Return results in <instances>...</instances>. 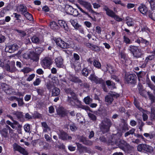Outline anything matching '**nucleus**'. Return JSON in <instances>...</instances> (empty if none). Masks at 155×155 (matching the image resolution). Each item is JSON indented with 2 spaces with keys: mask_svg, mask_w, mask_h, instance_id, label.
Here are the masks:
<instances>
[{
  "mask_svg": "<svg viewBox=\"0 0 155 155\" xmlns=\"http://www.w3.org/2000/svg\"><path fill=\"white\" fill-rule=\"evenodd\" d=\"M13 150L14 152L17 151L23 155H28V153L25 149L16 143L13 145Z\"/></svg>",
  "mask_w": 155,
  "mask_h": 155,
  "instance_id": "1a4fd4ad",
  "label": "nucleus"
},
{
  "mask_svg": "<svg viewBox=\"0 0 155 155\" xmlns=\"http://www.w3.org/2000/svg\"><path fill=\"white\" fill-rule=\"evenodd\" d=\"M9 129V126L6 125L0 131L1 135L3 137L6 138L8 137Z\"/></svg>",
  "mask_w": 155,
  "mask_h": 155,
  "instance_id": "6ab92c4d",
  "label": "nucleus"
},
{
  "mask_svg": "<svg viewBox=\"0 0 155 155\" xmlns=\"http://www.w3.org/2000/svg\"><path fill=\"white\" fill-rule=\"evenodd\" d=\"M65 92L68 94V101L72 106L75 104L78 107L82 108L85 110H87V107L81 104V102L77 99L76 94L69 89H67L65 90Z\"/></svg>",
  "mask_w": 155,
  "mask_h": 155,
  "instance_id": "f257e3e1",
  "label": "nucleus"
},
{
  "mask_svg": "<svg viewBox=\"0 0 155 155\" xmlns=\"http://www.w3.org/2000/svg\"><path fill=\"white\" fill-rule=\"evenodd\" d=\"M26 9L27 8L23 5H21L19 8V11L23 15L27 12Z\"/></svg>",
  "mask_w": 155,
  "mask_h": 155,
  "instance_id": "ea45409f",
  "label": "nucleus"
},
{
  "mask_svg": "<svg viewBox=\"0 0 155 155\" xmlns=\"http://www.w3.org/2000/svg\"><path fill=\"white\" fill-rule=\"evenodd\" d=\"M103 10L106 12V14L107 16L112 18L115 14V13L113 11L110 9L106 5L104 6Z\"/></svg>",
  "mask_w": 155,
  "mask_h": 155,
  "instance_id": "dca6fc26",
  "label": "nucleus"
},
{
  "mask_svg": "<svg viewBox=\"0 0 155 155\" xmlns=\"http://www.w3.org/2000/svg\"><path fill=\"white\" fill-rule=\"evenodd\" d=\"M88 11L91 13L90 15L88 13V17L91 18L93 21H96L97 19L95 15H99V13L94 11L92 9L90 3L88 2Z\"/></svg>",
  "mask_w": 155,
  "mask_h": 155,
  "instance_id": "6e6552de",
  "label": "nucleus"
},
{
  "mask_svg": "<svg viewBox=\"0 0 155 155\" xmlns=\"http://www.w3.org/2000/svg\"><path fill=\"white\" fill-rule=\"evenodd\" d=\"M79 59L80 57L79 55L77 54L74 53V58L71 59V61L74 64H76L78 62L77 61Z\"/></svg>",
  "mask_w": 155,
  "mask_h": 155,
  "instance_id": "e433bc0d",
  "label": "nucleus"
},
{
  "mask_svg": "<svg viewBox=\"0 0 155 155\" xmlns=\"http://www.w3.org/2000/svg\"><path fill=\"white\" fill-rule=\"evenodd\" d=\"M123 39L124 42L126 43L127 44H130L131 43L130 40L129 39V38L125 35L123 37Z\"/></svg>",
  "mask_w": 155,
  "mask_h": 155,
  "instance_id": "3c124183",
  "label": "nucleus"
},
{
  "mask_svg": "<svg viewBox=\"0 0 155 155\" xmlns=\"http://www.w3.org/2000/svg\"><path fill=\"white\" fill-rule=\"evenodd\" d=\"M105 101L107 102V104L110 105L114 101V98L112 94L107 95L105 97Z\"/></svg>",
  "mask_w": 155,
  "mask_h": 155,
  "instance_id": "5701e85b",
  "label": "nucleus"
},
{
  "mask_svg": "<svg viewBox=\"0 0 155 155\" xmlns=\"http://www.w3.org/2000/svg\"><path fill=\"white\" fill-rule=\"evenodd\" d=\"M25 131L27 132H29L30 131V126L28 124H25L24 126Z\"/></svg>",
  "mask_w": 155,
  "mask_h": 155,
  "instance_id": "774afa93",
  "label": "nucleus"
},
{
  "mask_svg": "<svg viewBox=\"0 0 155 155\" xmlns=\"http://www.w3.org/2000/svg\"><path fill=\"white\" fill-rule=\"evenodd\" d=\"M112 124L110 119L107 117L104 118L101 123L100 129L103 133H107L109 131Z\"/></svg>",
  "mask_w": 155,
  "mask_h": 155,
  "instance_id": "f03ea898",
  "label": "nucleus"
},
{
  "mask_svg": "<svg viewBox=\"0 0 155 155\" xmlns=\"http://www.w3.org/2000/svg\"><path fill=\"white\" fill-rule=\"evenodd\" d=\"M116 144L119 148L124 151L129 150L130 147L128 143L122 140H120L119 141H116Z\"/></svg>",
  "mask_w": 155,
  "mask_h": 155,
  "instance_id": "423d86ee",
  "label": "nucleus"
},
{
  "mask_svg": "<svg viewBox=\"0 0 155 155\" xmlns=\"http://www.w3.org/2000/svg\"><path fill=\"white\" fill-rule=\"evenodd\" d=\"M88 47L90 48L92 51H100V49L98 46L89 43H88Z\"/></svg>",
  "mask_w": 155,
  "mask_h": 155,
  "instance_id": "c756f323",
  "label": "nucleus"
},
{
  "mask_svg": "<svg viewBox=\"0 0 155 155\" xmlns=\"http://www.w3.org/2000/svg\"><path fill=\"white\" fill-rule=\"evenodd\" d=\"M5 68L6 70L11 73L15 72L16 70L14 64L9 65L7 64L5 65Z\"/></svg>",
  "mask_w": 155,
  "mask_h": 155,
  "instance_id": "aec40b11",
  "label": "nucleus"
},
{
  "mask_svg": "<svg viewBox=\"0 0 155 155\" xmlns=\"http://www.w3.org/2000/svg\"><path fill=\"white\" fill-rule=\"evenodd\" d=\"M89 79L92 82H94L96 84H102L103 85L105 84L104 81L102 78L97 77L94 73L91 74L89 77Z\"/></svg>",
  "mask_w": 155,
  "mask_h": 155,
  "instance_id": "9d476101",
  "label": "nucleus"
},
{
  "mask_svg": "<svg viewBox=\"0 0 155 155\" xmlns=\"http://www.w3.org/2000/svg\"><path fill=\"white\" fill-rule=\"evenodd\" d=\"M58 23L61 27L64 28L66 31H69V28L65 21L62 20H59L58 21Z\"/></svg>",
  "mask_w": 155,
  "mask_h": 155,
  "instance_id": "412c9836",
  "label": "nucleus"
},
{
  "mask_svg": "<svg viewBox=\"0 0 155 155\" xmlns=\"http://www.w3.org/2000/svg\"><path fill=\"white\" fill-rule=\"evenodd\" d=\"M56 65L58 67H62L63 64V60L61 57H58L55 59Z\"/></svg>",
  "mask_w": 155,
  "mask_h": 155,
  "instance_id": "393cba45",
  "label": "nucleus"
},
{
  "mask_svg": "<svg viewBox=\"0 0 155 155\" xmlns=\"http://www.w3.org/2000/svg\"><path fill=\"white\" fill-rule=\"evenodd\" d=\"M147 84L148 87H150L151 90H155V86L150 81H149L147 82Z\"/></svg>",
  "mask_w": 155,
  "mask_h": 155,
  "instance_id": "4d7b16f0",
  "label": "nucleus"
},
{
  "mask_svg": "<svg viewBox=\"0 0 155 155\" xmlns=\"http://www.w3.org/2000/svg\"><path fill=\"white\" fill-rule=\"evenodd\" d=\"M72 25L76 29H78L81 26L78 23L76 22V21L74 20L71 19L70 21Z\"/></svg>",
  "mask_w": 155,
  "mask_h": 155,
  "instance_id": "37998d69",
  "label": "nucleus"
},
{
  "mask_svg": "<svg viewBox=\"0 0 155 155\" xmlns=\"http://www.w3.org/2000/svg\"><path fill=\"white\" fill-rule=\"evenodd\" d=\"M88 62H89L91 64H92L93 63L94 66L98 69H99L101 67V64L98 60L94 59L93 61L92 58H89L88 59Z\"/></svg>",
  "mask_w": 155,
  "mask_h": 155,
  "instance_id": "f3484780",
  "label": "nucleus"
},
{
  "mask_svg": "<svg viewBox=\"0 0 155 155\" xmlns=\"http://www.w3.org/2000/svg\"><path fill=\"white\" fill-rule=\"evenodd\" d=\"M15 31H17L18 33H20V35L22 37H24L26 35V32L24 31L18 29H16L15 30Z\"/></svg>",
  "mask_w": 155,
  "mask_h": 155,
  "instance_id": "13d9d810",
  "label": "nucleus"
},
{
  "mask_svg": "<svg viewBox=\"0 0 155 155\" xmlns=\"http://www.w3.org/2000/svg\"><path fill=\"white\" fill-rule=\"evenodd\" d=\"M50 28L54 30H57L59 29V27L57 23L53 21L50 23Z\"/></svg>",
  "mask_w": 155,
  "mask_h": 155,
  "instance_id": "c9c22d12",
  "label": "nucleus"
},
{
  "mask_svg": "<svg viewBox=\"0 0 155 155\" xmlns=\"http://www.w3.org/2000/svg\"><path fill=\"white\" fill-rule=\"evenodd\" d=\"M142 43L143 45H144L145 47H147V53H149L148 51L149 50V49H148V47L149 46H151V42L149 41L144 39L143 38H141Z\"/></svg>",
  "mask_w": 155,
  "mask_h": 155,
  "instance_id": "a878e982",
  "label": "nucleus"
},
{
  "mask_svg": "<svg viewBox=\"0 0 155 155\" xmlns=\"http://www.w3.org/2000/svg\"><path fill=\"white\" fill-rule=\"evenodd\" d=\"M121 129L123 132H124L128 130H129V128L128 127L127 124L126 123H124Z\"/></svg>",
  "mask_w": 155,
  "mask_h": 155,
  "instance_id": "49530a36",
  "label": "nucleus"
},
{
  "mask_svg": "<svg viewBox=\"0 0 155 155\" xmlns=\"http://www.w3.org/2000/svg\"><path fill=\"white\" fill-rule=\"evenodd\" d=\"M134 104L136 107L141 111H144V110L142 107H140V103L137 99L134 96Z\"/></svg>",
  "mask_w": 155,
  "mask_h": 155,
  "instance_id": "4be33fe9",
  "label": "nucleus"
},
{
  "mask_svg": "<svg viewBox=\"0 0 155 155\" xmlns=\"http://www.w3.org/2000/svg\"><path fill=\"white\" fill-rule=\"evenodd\" d=\"M58 115L61 117H64L67 115L66 110L62 107H60L57 109Z\"/></svg>",
  "mask_w": 155,
  "mask_h": 155,
  "instance_id": "a211bd4d",
  "label": "nucleus"
},
{
  "mask_svg": "<svg viewBox=\"0 0 155 155\" xmlns=\"http://www.w3.org/2000/svg\"><path fill=\"white\" fill-rule=\"evenodd\" d=\"M79 3L86 8H87V2L81 0L79 1Z\"/></svg>",
  "mask_w": 155,
  "mask_h": 155,
  "instance_id": "338daca9",
  "label": "nucleus"
},
{
  "mask_svg": "<svg viewBox=\"0 0 155 155\" xmlns=\"http://www.w3.org/2000/svg\"><path fill=\"white\" fill-rule=\"evenodd\" d=\"M120 55L121 59L120 63L122 64L124 67L126 68L128 66L127 62L128 60L126 57V55L125 53L122 52L120 53Z\"/></svg>",
  "mask_w": 155,
  "mask_h": 155,
  "instance_id": "4468645a",
  "label": "nucleus"
},
{
  "mask_svg": "<svg viewBox=\"0 0 155 155\" xmlns=\"http://www.w3.org/2000/svg\"><path fill=\"white\" fill-rule=\"evenodd\" d=\"M13 114L15 115L18 119H20L23 117L22 113L20 112L17 111L13 113Z\"/></svg>",
  "mask_w": 155,
  "mask_h": 155,
  "instance_id": "de8ad7c7",
  "label": "nucleus"
},
{
  "mask_svg": "<svg viewBox=\"0 0 155 155\" xmlns=\"http://www.w3.org/2000/svg\"><path fill=\"white\" fill-rule=\"evenodd\" d=\"M31 40L33 43H38L39 41V38L36 36L33 37L31 39Z\"/></svg>",
  "mask_w": 155,
  "mask_h": 155,
  "instance_id": "bf43d9fd",
  "label": "nucleus"
},
{
  "mask_svg": "<svg viewBox=\"0 0 155 155\" xmlns=\"http://www.w3.org/2000/svg\"><path fill=\"white\" fill-rule=\"evenodd\" d=\"M41 63L44 68L49 69L50 66L52 64V60L51 58L46 57L42 60Z\"/></svg>",
  "mask_w": 155,
  "mask_h": 155,
  "instance_id": "0eeeda50",
  "label": "nucleus"
},
{
  "mask_svg": "<svg viewBox=\"0 0 155 155\" xmlns=\"http://www.w3.org/2000/svg\"><path fill=\"white\" fill-rule=\"evenodd\" d=\"M35 74H32L29 75L28 78L27 79V81H32L35 78Z\"/></svg>",
  "mask_w": 155,
  "mask_h": 155,
  "instance_id": "69168bd1",
  "label": "nucleus"
},
{
  "mask_svg": "<svg viewBox=\"0 0 155 155\" xmlns=\"http://www.w3.org/2000/svg\"><path fill=\"white\" fill-rule=\"evenodd\" d=\"M23 57L26 59H30L33 62H38L39 59V56L35 52L34 50L25 53L23 55Z\"/></svg>",
  "mask_w": 155,
  "mask_h": 155,
  "instance_id": "7ed1b4c3",
  "label": "nucleus"
},
{
  "mask_svg": "<svg viewBox=\"0 0 155 155\" xmlns=\"http://www.w3.org/2000/svg\"><path fill=\"white\" fill-rule=\"evenodd\" d=\"M99 112L98 113L97 115L99 116H100L101 117H104L106 116L107 115V111L105 110H99Z\"/></svg>",
  "mask_w": 155,
  "mask_h": 155,
  "instance_id": "4c0bfd02",
  "label": "nucleus"
},
{
  "mask_svg": "<svg viewBox=\"0 0 155 155\" xmlns=\"http://www.w3.org/2000/svg\"><path fill=\"white\" fill-rule=\"evenodd\" d=\"M16 99L18 102V105L19 106H22L23 104H24V103L23 101L22 98H18L16 97H15V99Z\"/></svg>",
  "mask_w": 155,
  "mask_h": 155,
  "instance_id": "8fccbe9b",
  "label": "nucleus"
},
{
  "mask_svg": "<svg viewBox=\"0 0 155 155\" xmlns=\"http://www.w3.org/2000/svg\"><path fill=\"white\" fill-rule=\"evenodd\" d=\"M155 57L152 54L151 55H149L145 59L146 62H149V61H151Z\"/></svg>",
  "mask_w": 155,
  "mask_h": 155,
  "instance_id": "864d4df0",
  "label": "nucleus"
},
{
  "mask_svg": "<svg viewBox=\"0 0 155 155\" xmlns=\"http://www.w3.org/2000/svg\"><path fill=\"white\" fill-rule=\"evenodd\" d=\"M18 47V46L17 45L14 44L11 45L6 46L5 50L6 51L10 53H12L15 51L17 50Z\"/></svg>",
  "mask_w": 155,
  "mask_h": 155,
  "instance_id": "ddd939ff",
  "label": "nucleus"
},
{
  "mask_svg": "<svg viewBox=\"0 0 155 155\" xmlns=\"http://www.w3.org/2000/svg\"><path fill=\"white\" fill-rule=\"evenodd\" d=\"M56 44L63 48H69V45L68 43L62 40L60 38H57L55 39Z\"/></svg>",
  "mask_w": 155,
  "mask_h": 155,
  "instance_id": "9b49d317",
  "label": "nucleus"
},
{
  "mask_svg": "<svg viewBox=\"0 0 155 155\" xmlns=\"http://www.w3.org/2000/svg\"><path fill=\"white\" fill-rule=\"evenodd\" d=\"M60 93V89L57 87L54 88L52 91V96H58Z\"/></svg>",
  "mask_w": 155,
  "mask_h": 155,
  "instance_id": "cd10ccee",
  "label": "nucleus"
},
{
  "mask_svg": "<svg viewBox=\"0 0 155 155\" xmlns=\"http://www.w3.org/2000/svg\"><path fill=\"white\" fill-rule=\"evenodd\" d=\"M126 23L129 27L133 26L134 24L133 19L129 17L127 18Z\"/></svg>",
  "mask_w": 155,
  "mask_h": 155,
  "instance_id": "c85d7f7f",
  "label": "nucleus"
},
{
  "mask_svg": "<svg viewBox=\"0 0 155 155\" xmlns=\"http://www.w3.org/2000/svg\"><path fill=\"white\" fill-rule=\"evenodd\" d=\"M65 8L66 13L70 15L72 14V12L74 9L71 6L69 5H66Z\"/></svg>",
  "mask_w": 155,
  "mask_h": 155,
  "instance_id": "f704fd0d",
  "label": "nucleus"
},
{
  "mask_svg": "<svg viewBox=\"0 0 155 155\" xmlns=\"http://www.w3.org/2000/svg\"><path fill=\"white\" fill-rule=\"evenodd\" d=\"M24 15L25 17L28 20L32 21L33 20L32 15L28 12H26Z\"/></svg>",
  "mask_w": 155,
  "mask_h": 155,
  "instance_id": "a18cd8bd",
  "label": "nucleus"
},
{
  "mask_svg": "<svg viewBox=\"0 0 155 155\" xmlns=\"http://www.w3.org/2000/svg\"><path fill=\"white\" fill-rule=\"evenodd\" d=\"M70 129L72 131L76 130L77 129V127L76 126L75 124H73L70 126Z\"/></svg>",
  "mask_w": 155,
  "mask_h": 155,
  "instance_id": "0e129e2a",
  "label": "nucleus"
},
{
  "mask_svg": "<svg viewBox=\"0 0 155 155\" xmlns=\"http://www.w3.org/2000/svg\"><path fill=\"white\" fill-rule=\"evenodd\" d=\"M88 115L90 119L93 121H95L96 120V117L94 114L89 113H88Z\"/></svg>",
  "mask_w": 155,
  "mask_h": 155,
  "instance_id": "603ef678",
  "label": "nucleus"
},
{
  "mask_svg": "<svg viewBox=\"0 0 155 155\" xmlns=\"http://www.w3.org/2000/svg\"><path fill=\"white\" fill-rule=\"evenodd\" d=\"M77 119L78 122L81 124L84 123L85 122V120L84 118L80 114H77Z\"/></svg>",
  "mask_w": 155,
  "mask_h": 155,
  "instance_id": "a19ab883",
  "label": "nucleus"
},
{
  "mask_svg": "<svg viewBox=\"0 0 155 155\" xmlns=\"http://www.w3.org/2000/svg\"><path fill=\"white\" fill-rule=\"evenodd\" d=\"M145 60L144 61H142V62L140 63V65L141 66L140 67L142 68H145L147 66V64H148L147 62H146Z\"/></svg>",
  "mask_w": 155,
  "mask_h": 155,
  "instance_id": "680f3d73",
  "label": "nucleus"
},
{
  "mask_svg": "<svg viewBox=\"0 0 155 155\" xmlns=\"http://www.w3.org/2000/svg\"><path fill=\"white\" fill-rule=\"evenodd\" d=\"M41 82V81L39 78H37L33 82V84L34 86L38 85Z\"/></svg>",
  "mask_w": 155,
  "mask_h": 155,
  "instance_id": "5fc2aeb1",
  "label": "nucleus"
},
{
  "mask_svg": "<svg viewBox=\"0 0 155 155\" xmlns=\"http://www.w3.org/2000/svg\"><path fill=\"white\" fill-rule=\"evenodd\" d=\"M106 83L107 85L109 88H110L111 89L116 88L115 84L113 82L108 80L106 81Z\"/></svg>",
  "mask_w": 155,
  "mask_h": 155,
  "instance_id": "7c9ffc66",
  "label": "nucleus"
},
{
  "mask_svg": "<svg viewBox=\"0 0 155 155\" xmlns=\"http://www.w3.org/2000/svg\"><path fill=\"white\" fill-rule=\"evenodd\" d=\"M150 119L151 121H153L155 120V107L151 108Z\"/></svg>",
  "mask_w": 155,
  "mask_h": 155,
  "instance_id": "bb28decb",
  "label": "nucleus"
},
{
  "mask_svg": "<svg viewBox=\"0 0 155 155\" xmlns=\"http://www.w3.org/2000/svg\"><path fill=\"white\" fill-rule=\"evenodd\" d=\"M138 49V47L132 45H130L129 46V50L130 51V53L132 54L134 53V52H136V51H137Z\"/></svg>",
  "mask_w": 155,
  "mask_h": 155,
  "instance_id": "72a5a7b5",
  "label": "nucleus"
},
{
  "mask_svg": "<svg viewBox=\"0 0 155 155\" xmlns=\"http://www.w3.org/2000/svg\"><path fill=\"white\" fill-rule=\"evenodd\" d=\"M150 5L151 10H153L155 9V0H147Z\"/></svg>",
  "mask_w": 155,
  "mask_h": 155,
  "instance_id": "c03bdc74",
  "label": "nucleus"
},
{
  "mask_svg": "<svg viewBox=\"0 0 155 155\" xmlns=\"http://www.w3.org/2000/svg\"><path fill=\"white\" fill-rule=\"evenodd\" d=\"M44 50V49L43 48L38 47L35 48L34 51L35 53L40 56V55Z\"/></svg>",
  "mask_w": 155,
  "mask_h": 155,
  "instance_id": "58836bf2",
  "label": "nucleus"
},
{
  "mask_svg": "<svg viewBox=\"0 0 155 155\" xmlns=\"http://www.w3.org/2000/svg\"><path fill=\"white\" fill-rule=\"evenodd\" d=\"M147 94L148 96L149 99L150 100L151 104H153L155 102V97L153 94L151 93L149 91L147 92Z\"/></svg>",
  "mask_w": 155,
  "mask_h": 155,
  "instance_id": "2f4dec72",
  "label": "nucleus"
},
{
  "mask_svg": "<svg viewBox=\"0 0 155 155\" xmlns=\"http://www.w3.org/2000/svg\"><path fill=\"white\" fill-rule=\"evenodd\" d=\"M153 10H152V11L148 10L147 12V14L148 15V16L153 21H155V16H153L154 13L152 11Z\"/></svg>",
  "mask_w": 155,
  "mask_h": 155,
  "instance_id": "79ce46f5",
  "label": "nucleus"
},
{
  "mask_svg": "<svg viewBox=\"0 0 155 155\" xmlns=\"http://www.w3.org/2000/svg\"><path fill=\"white\" fill-rule=\"evenodd\" d=\"M1 87L3 90L5 91L10 87L5 83H2L1 84Z\"/></svg>",
  "mask_w": 155,
  "mask_h": 155,
  "instance_id": "09e8293b",
  "label": "nucleus"
},
{
  "mask_svg": "<svg viewBox=\"0 0 155 155\" xmlns=\"http://www.w3.org/2000/svg\"><path fill=\"white\" fill-rule=\"evenodd\" d=\"M137 150L140 152L151 153L153 151V148L146 144H140L137 146Z\"/></svg>",
  "mask_w": 155,
  "mask_h": 155,
  "instance_id": "20e7f679",
  "label": "nucleus"
},
{
  "mask_svg": "<svg viewBox=\"0 0 155 155\" xmlns=\"http://www.w3.org/2000/svg\"><path fill=\"white\" fill-rule=\"evenodd\" d=\"M139 94L140 95L143 97H146V94H145V91L143 89L138 91Z\"/></svg>",
  "mask_w": 155,
  "mask_h": 155,
  "instance_id": "052dcab7",
  "label": "nucleus"
},
{
  "mask_svg": "<svg viewBox=\"0 0 155 155\" xmlns=\"http://www.w3.org/2000/svg\"><path fill=\"white\" fill-rule=\"evenodd\" d=\"M31 71V69L28 67L24 68L23 69L21 70V71L23 72L24 73H28Z\"/></svg>",
  "mask_w": 155,
  "mask_h": 155,
  "instance_id": "6e6d98bb",
  "label": "nucleus"
},
{
  "mask_svg": "<svg viewBox=\"0 0 155 155\" xmlns=\"http://www.w3.org/2000/svg\"><path fill=\"white\" fill-rule=\"evenodd\" d=\"M112 18H114L118 21H121L122 20V18L120 17L118 15H116V13L114 14V16Z\"/></svg>",
  "mask_w": 155,
  "mask_h": 155,
  "instance_id": "e2e57ef3",
  "label": "nucleus"
},
{
  "mask_svg": "<svg viewBox=\"0 0 155 155\" xmlns=\"http://www.w3.org/2000/svg\"><path fill=\"white\" fill-rule=\"evenodd\" d=\"M143 54L141 51V49L139 48L132 55L134 58L137 59L141 58Z\"/></svg>",
  "mask_w": 155,
  "mask_h": 155,
  "instance_id": "b1692460",
  "label": "nucleus"
},
{
  "mask_svg": "<svg viewBox=\"0 0 155 155\" xmlns=\"http://www.w3.org/2000/svg\"><path fill=\"white\" fill-rule=\"evenodd\" d=\"M141 30L142 32H150V29L146 25H144L143 24H141L140 25Z\"/></svg>",
  "mask_w": 155,
  "mask_h": 155,
  "instance_id": "473e14b6",
  "label": "nucleus"
},
{
  "mask_svg": "<svg viewBox=\"0 0 155 155\" xmlns=\"http://www.w3.org/2000/svg\"><path fill=\"white\" fill-rule=\"evenodd\" d=\"M138 10L139 12L144 15H147L148 8L147 7L143 4H141L138 8Z\"/></svg>",
  "mask_w": 155,
  "mask_h": 155,
  "instance_id": "f8f14e48",
  "label": "nucleus"
},
{
  "mask_svg": "<svg viewBox=\"0 0 155 155\" xmlns=\"http://www.w3.org/2000/svg\"><path fill=\"white\" fill-rule=\"evenodd\" d=\"M59 134V138L63 140H70L72 139V137L68 135L64 132L63 131H60Z\"/></svg>",
  "mask_w": 155,
  "mask_h": 155,
  "instance_id": "2eb2a0df",
  "label": "nucleus"
},
{
  "mask_svg": "<svg viewBox=\"0 0 155 155\" xmlns=\"http://www.w3.org/2000/svg\"><path fill=\"white\" fill-rule=\"evenodd\" d=\"M137 77L134 74H125V79L128 83L135 85L137 83Z\"/></svg>",
  "mask_w": 155,
  "mask_h": 155,
  "instance_id": "39448f33",
  "label": "nucleus"
}]
</instances>
